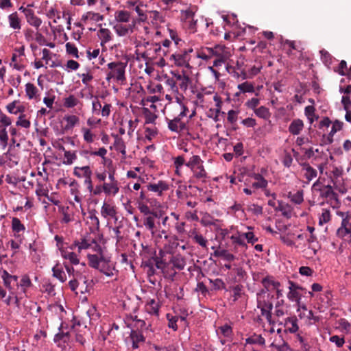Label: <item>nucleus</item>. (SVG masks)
<instances>
[{
  "label": "nucleus",
  "mask_w": 351,
  "mask_h": 351,
  "mask_svg": "<svg viewBox=\"0 0 351 351\" xmlns=\"http://www.w3.org/2000/svg\"><path fill=\"white\" fill-rule=\"evenodd\" d=\"M274 298V295L264 291H260L256 294L257 307L261 309V315L265 316L269 322H271V319Z\"/></svg>",
  "instance_id": "1"
},
{
  "label": "nucleus",
  "mask_w": 351,
  "mask_h": 351,
  "mask_svg": "<svg viewBox=\"0 0 351 351\" xmlns=\"http://www.w3.org/2000/svg\"><path fill=\"white\" fill-rule=\"evenodd\" d=\"M312 190L319 192V197L323 199L320 202V205H324L325 199L328 202V200H337V194L333 191L330 185H322L319 180L315 182L312 186Z\"/></svg>",
  "instance_id": "2"
},
{
  "label": "nucleus",
  "mask_w": 351,
  "mask_h": 351,
  "mask_svg": "<svg viewBox=\"0 0 351 351\" xmlns=\"http://www.w3.org/2000/svg\"><path fill=\"white\" fill-rule=\"evenodd\" d=\"M11 124V118L0 111V146L3 149H5L8 144L9 137L7 128Z\"/></svg>",
  "instance_id": "3"
},
{
  "label": "nucleus",
  "mask_w": 351,
  "mask_h": 351,
  "mask_svg": "<svg viewBox=\"0 0 351 351\" xmlns=\"http://www.w3.org/2000/svg\"><path fill=\"white\" fill-rule=\"evenodd\" d=\"M110 69L107 80L114 78L117 82L123 84L125 81V69L126 65L122 62H110L108 64Z\"/></svg>",
  "instance_id": "4"
},
{
  "label": "nucleus",
  "mask_w": 351,
  "mask_h": 351,
  "mask_svg": "<svg viewBox=\"0 0 351 351\" xmlns=\"http://www.w3.org/2000/svg\"><path fill=\"white\" fill-rule=\"evenodd\" d=\"M193 52V49H184L178 53L171 55L170 60L173 61L177 66L191 68L189 61L191 60L190 53Z\"/></svg>",
  "instance_id": "5"
},
{
  "label": "nucleus",
  "mask_w": 351,
  "mask_h": 351,
  "mask_svg": "<svg viewBox=\"0 0 351 351\" xmlns=\"http://www.w3.org/2000/svg\"><path fill=\"white\" fill-rule=\"evenodd\" d=\"M115 237L117 238V244L119 247H123L128 245L131 243L130 239V230L128 227L124 226L123 224L120 225L113 229Z\"/></svg>",
  "instance_id": "6"
},
{
  "label": "nucleus",
  "mask_w": 351,
  "mask_h": 351,
  "mask_svg": "<svg viewBox=\"0 0 351 351\" xmlns=\"http://www.w3.org/2000/svg\"><path fill=\"white\" fill-rule=\"evenodd\" d=\"M224 53V47L216 45L214 47H206L197 53V57L204 60H208L213 58H217Z\"/></svg>",
  "instance_id": "7"
},
{
  "label": "nucleus",
  "mask_w": 351,
  "mask_h": 351,
  "mask_svg": "<svg viewBox=\"0 0 351 351\" xmlns=\"http://www.w3.org/2000/svg\"><path fill=\"white\" fill-rule=\"evenodd\" d=\"M289 291L287 293V298L291 302L299 304L302 296V292L305 291V289L291 280H289Z\"/></svg>",
  "instance_id": "8"
},
{
  "label": "nucleus",
  "mask_w": 351,
  "mask_h": 351,
  "mask_svg": "<svg viewBox=\"0 0 351 351\" xmlns=\"http://www.w3.org/2000/svg\"><path fill=\"white\" fill-rule=\"evenodd\" d=\"M136 317H133V322H135L134 326L138 328H141L140 331H134L133 330V349L137 348L138 347V343H143L145 341V337L143 334V328H145V322L143 320L136 319Z\"/></svg>",
  "instance_id": "9"
},
{
  "label": "nucleus",
  "mask_w": 351,
  "mask_h": 351,
  "mask_svg": "<svg viewBox=\"0 0 351 351\" xmlns=\"http://www.w3.org/2000/svg\"><path fill=\"white\" fill-rule=\"evenodd\" d=\"M162 217V212L158 210V208H153L152 213L145 216L143 219V224L150 231L154 233L156 227V219H160Z\"/></svg>",
  "instance_id": "10"
},
{
  "label": "nucleus",
  "mask_w": 351,
  "mask_h": 351,
  "mask_svg": "<svg viewBox=\"0 0 351 351\" xmlns=\"http://www.w3.org/2000/svg\"><path fill=\"white\" fill-rule=\"evenodd\" d=\"M147 189L156 193L157 196L161 197L163 195L164 192L169 189V184L166 181L159 180L155 183H149L147 186Z\"/></svg>",
  "instance_id": "11"
},
{
  "label": "nucleus",
  "mask_w": 351,
  "mask_h": 351,
  "mask_svg": "<svg viewBox=\"0 0 351 351\" xmlns=\"http://www.w3.org/2000/svg\"><path fill=\"white\" fill-rule=\"evenodd\" d=\"M171 73L173 75L175 80L178 82V88L182 91H186L188 89L189 83L191 82L190 77L187 75L185 71L180 73L178 71H171Z\"/></svg>",
  "instance_id": "12"
},
{
  "label": "nucleus",
  "mask_w": 351,
  "mask_h": 351,
  "mask_svg": "<svg viewBox=\"0 0 351 351\" xmlns=\"http://www.w3.org/2000/svg\"><path fill=\"white\" fill-rule=\"evenodd\" d=\"M351 216L347 213L342 219L341 226L337 230V235L339 238H344L348 234L351 235Z\"/></svg>",
  "instance_id": "13"
},
{
  "label": "nucleus",
  "mask_w": 351,
  "mask_h": 351,
  "mask_svg": "<svg viewBox=\"0 0 351 351\" xmlns=\"http://www.w3.org/2000/svg\"><path fill=\"white\" fill-rule=\"evenodd\" d=\"M97 254H88V259L90 267L99 269L101 265L106 263V256L104 254L103 250L101 248V251H96Z\"/></svg>",
  "instance_id": "14"
},
{
  "label": "nucleus",
  "mask_w": 351,
  "mask_h": 351,
  "mask_svg": "<svg viewBox=\"0 0 351 351\" xmlns=\"http://www.w3.org/2000/svg\"><path fill=\"white\" fill-rule=\"evenodd\" d=\"M294 343L297 346H300L302 351H309L311 348L309 336L302 332L295 335Z\"/></svg>",
  "instance_id": "15"
},
{
  "label": "nucleus",
  "mask_w": 351,
  "mask_h": 351,
  "mask_svg": "<svg viewBox=\"0 0 351 351\" xmlns=\"http://www.w3.org/2000/svg\"><path fill=\"white\" fill-rule=\"evenodd\" d=\"M9 27L15 33H19L22 27V19L17 12H14L8 16Z\"/></svg>",
  "instance_id": "16"
},
{
  "label": "nucleus",
  "mask_w": 351,
  "mask_h": 351,
  "mask_svg": "<svg viewBox=\"0 0 351 351\" xmlns=\"http://www.w3.org/2000/svg\"><path fill=\"white\" fill-rule=\"evenodd\" d=\"M263 288L261 291L268 292L274 290V289H278L280 287V283L278 281H276L274 278L271 276H267L262 278L261 280Z\"/></svg>",
  "instance_id": "17"
},
{
  "label": "nucleus",
  "mask_w": 351,
  "mask_h": 351,
  "mask_svg": "<svg viewBox=\"0 0 351 351\" xmlns=\"http://www.w3.org/2000/svg\"><path fill=\"white\" fill-rule=\"evenodd\" d=\"M164 253L165 252L160 250L159 252L160 257L156 256L155 258L153 257L151 259H148L147 262L145 263V266L149 267V271L154 273L153 265H155L158 269H163L165 267L166 263L162 259Z\"/></svg>",
  "instance_id": "18"
},
{
  "label": "nucleus",
  "mask_w": 351,
  "mask_h": 351,
  "mask_svg": "<svg viewBox=\"0 0 351 351\" xmlns=\"http://www.w3.org/2000/svg\"><path fill=\"white\" fill-rule=\"evenodd\" d=\"M79 250L93 249L94 251H101V246L94 239H83L81 242L75 243Z\"/></svg>",
  "instance_id": "19"
},
{
  "label": "nucleus",
  "mask_w": 351,
  "mask_h": 351,
  "mask_svg": "<svg viewBox=\"0 0 351 351\" xmlns=\"http://www.w3.org/2000/svg\"><path fill=\"white\" fill-rule=\"evenodd\" d=\"M254 180V182L252 183V186L254 189H265L267 186L268 182L265 180L262 175L260 173H253L250 176Z\"/></svg>",
  "instance_id": "20"
},
{
  "label": "nucleus",
  "mask_w": 351,
  "mask_h": 351,
  "mask_svg": "<svg viewBox=\"0 0 351 351\" xmlns=\"http://www.w3.org/2000/svg\"><path fill=\"white\" fill-rule=\"evenodd\" d=\"M339 92L343 93V95L341 98V104L344 109H346L347 106L351 104V84L346 86H341L339 87Z\"/></svg>",
  "instance_id": "21"
},
{
  "label": "nucleus",
  "mask_w": 351,
  "mask_h": 351,
  "mask_svg": "<svg viewBox=\"0 0 351 351\" xmlns=\"http://www.w3.org/2000/svg\"><path fill=\"white\" fill-rule=\"evenodd\" d=\"M25 16L27 20V22L31 25L36 29H38L39 27L42 24V20L38 17L35 13L34 11L32 10H25Z\"/></svg>",
  "instance_id": "22"
},
{
  "label": "nucleus",
  "mask_w": 351,
  "mask_h": 351,
  "mask_svg": "<svg viewBox=\"0 0 351 351\" xmlns=\"http://www.w3.org/2000/svg\"><path fill=\"white\" fill-rule=\"evenodd\" d=\"M304 124L300 119H293L289 125V132L293 135H298L303 130Z\"/></svg>",
  "instance_id": "23"
},
{
  "label": "nucleus",
  "mask_w": 351,
  "mask_h": 351,
  "mask_svg": "<svg viewBox=\"0 0 351 351\" xmlns=\"http://www.w3.org/2000/svg\"><path fill=\"white\" fill-rule=\"evenodd\" d=\"M149 14V16H147V19H149L150 21V22L156 27L158 28V27L162 23H165V18L164 16L161 14V13H160L158 11H149L148 12Z\"/></svg>",
  "instance_id": "24"
},
{
  "label": "nucleus",
  "mask_w": 351,
  "mask_h": 351,
  "mask_svg": "<svg viewBox=\"0 0 351 351\" xmlns=\"http://www.w3.org/2000/svg\"><path fill=\"white\" fill-rule=\"evenodd\" d=\"M25 106L20 105L19 101H14L6 106V110L10 114H18L25 111Z\"/></svg>",
  "instance_id": "25"
},
{
  "label": "nucleus",
  "mask_w": 351,
  "mask_h": 351,
  "mask_svg": "<svg viewBox=\"0 0 351 351\" xmlns=\"http://www.w3.org/2000/svg\"><path fill=\"white\" fill-rule=\"evenodd\" d=\"M99 270L106 274L107 276H114L115 269L113 265V263L110 261L109 257H106V263L101 265Z\"/></svg>",
  "instance_id": "26"
},
{
  "label": "nucleus",
  "mask_w": 351,
  "mask_h": 351,
  "mask_svg": "<svg viewBox=\"0 0 351 351\" xmlns=\"http://www.w3.org/2000/svg\"><path fill=\"white\" fill-rule=\"evenodd\" d=\"M302 171H304V176L307 180L308 182L317 177V170L313 168L309 164L304 163L302 165Z\"/></svg>",
  "instance_id": "27"
},
{
  "label": "nucleus",
  "mask_w": 351,
  "mask_h": 351,
  "mask_svg": "<svg viewBox=\"0 0 351 351\" xmlns=\"http://www.w3.org/2000/svg\"><path fill=\"white\" fill-rule=\"evenodd\" d=\"M168 128L172 132H179L185 128V124L181 121L180 117H176L169 121Z\"/></svg>",
  "instance_id": "28"
},
{
  "label": "nucleus",
  "mask_w": 351,
  "mask_h": 351,
  "mask_svg": "<svg viewBox=\"0 0 351 351\" xmlns=\"http://www.w3.org/2000/svg\"><path fill=\"white\" fill-rule=\"evenodd\" d=\"M1 278L3 280L4 285L9 289H12V282L18 285V276L10 274L6 270L3 271Z\"/></svg>",
  "instance_id": "29"
},
{
  "label": "nucleus",
  "mask_w": 351,
  "mask_h": 351,
  "mask_svg": "<svg viewBox=\"0 0 351 351\" xmlns=\"http://www.w3.org/2000/svg\"><path fill=\"white\" fill-rule=\"evenodd\" d=\"M12 230L15 237H20V232H24L25 227L19 218L13 217L12 219Z\"/></svg>",
  "instance_id": "30"
},
{
  "label": "nucleus",
  "mask_w": 351,
  "mask_h": 351,
  "mask_svg": "<svg viewBox=\"0 0 351 351\" xmlns=\"http://www.w3.org/2000/svg\"><path fill=\"white\" fill-rule=\"evenodd\" d=\"M101 213L105 218H113L116 215V210L114 206L104 202L101 207Z\"/></svg>",
  "instance_id": "31"
},
{
  "label": "nucleus",
  "mask_w": 351,
  "mask_h": 351,
  "mask_svg": "<svg viewBox=\"0 0 351 351\" xmlns=\"http://www.w3.org/2000/svg\"><path fill=\"white\" fill-rule=\"evenodd\" d=\"M343 125V122H341L339 120H335L332 123L331 130H330V132L328 133V135L327 137V141L328 143H332L333 142V136L335 135V133H337V132L342 130Z\"/></svg>",
  "instance_id": "32"
},
{
  "label": "nucleus",
  "mask_w": 351,
  "mask_h": 351,
  "mask_svg": "<svg viewBox=\"0 0 351 351\" xmlns=\"http://www.w3.org/2000/svg\"><path fill=\"white\" fill-rule=\"evenodd\" d=\"M174 268L182 270L186 265L185 258L180 254L173 256L170 260Z\"/></svg>",
  "instance_id": "33"
},
{
  "label": "nucleus",
  "mask_w": 351,
  "mask_h": 351,
  "mask_svg": "<svg viewBox=\"0 0 351 351\" xmlns=\"http://www.w3.org/2000/svg\"><path fill=\"white\" fill-rule=\"evenodd\" d=\"M103 20V16L100 15L99 13H95L92 12H88L84 14L82 17V21L88 23V22H98L99 21Z\"/></svg>",
  "instance_id": "34"
},
{
  "label": "nucleus",
  "mask_w": 351,
  "mask_h": 351,
  "mask_svg": "<svg viewBox=\"0 0 351 351\" xmlns=\"http://www.w3.org/2000/svg\"><path fill=\"white\" fill-rule=\"evenodd\" d=\"M52 271L53 277L58 279L61 282H64L66 280V275L60 265L56 264L52 268Z\"/></svg>",
  "instance_id": "35"
},
{
  "label": "nucleus",
  "mask_w": 351,
  "mask_h": 351,
  "mask_svg": "<svg viewBox=\"0 0 351 351\" xmlns=\"http://www.w3.org/2000/svg\"><path fill=\"white\" fill-rule=\"evenodd\" d=\"M61 255L62 258L66 260H69V262L73 265H77L80 263V260L77 257V255L73 252L61 250Z\"/></svg>",
  "instance_id": "36"
},
{
  "label": "nucleus",
  "mask_w": 351,
  "mask_h": 351,
  "mask_svg": "<svg viewBox=\"0 0 351 351\" xmlns=\"http://www.w3.org/2000/svg\"><path fill=\"white\" fill-rule=\"evenodd\" d=\"M144 6L136 5L134 8L136 12L138 14V18L136 20L133 19V27L135 26L136 21L145 22L147 19V14H146L147 10L144 9Z\"/></svg>",
  "instance_id": "37"
},
{
  "label": "nucleus",
  "mask_w": 351,
  "mask_h": 351,
  "mask_svg": "<svg viewBox=\"0 0 351 351\" xmlns=\"http://www.w3.org/2000/svg\"><path fill=\"white\" fill-rule=\"evenodd\" d=\"M304 114L307 117L310 124H312L315 121L317 120L319 118V116L315 114V107L311 105L305 107Z\"/></svg>",
  "instance_id": "38"
},
{
  "label": "nucleus",
  "mask_w": 351,
  "mask_h": 351,
  "mask_svg": "<svg viewBox=\"0 0 351 351\" xmlns=\"http://www.w3.org/2000/svg\"><path fill=\"white\" fill-rule=\"evenodd\" d=\"M104 192L106 195H115L119 191L117 182H105L103 184Z\"/></svg>",
  "instance_id": "39"
},
{
  "label": "nucleus",
  "mask_w": 351,
  "mask_h": 351,
  "mask_svg": "<svg viewBox=\"0 0 351 351\" xmlns=\"http://www.w3.org/2000/svg\"><path fill=\"white\" fill-rule=\"evenodd\" d=\"M237 88L239 90V93H237L235 94L236 96H239L241 93H246L255 92L254 84L249 82H245L243 83L239 84Z\"/></svg>",
  "instance_id": "40"
},
{
  "label": "nucleus",
  "mask_w": 351,
  "mask_h": 351,
  "mask_svg": "<svg viewBox=\"0 0 351 351\" xmlns=\"http://www.w3.org/2000/svg\"><path fill=\"white\" fill-rule=\"evenodd\" d=\"M133 254H136V252L138 251L139 254L142 256L143 259L148 258L149 254V249L147 245H144L143 243H141L138 247L136 243H133Z\"/></svg>",
  "instance_id": "41"
},
{
  "label": "nucleus",
  "mask_w": 351,
  "mask_h": 351,
  "mask_svg": "<svg viewBox=\"0 0 351 351\" xmlns=\"http://www.w3.org/2000/svg\"><path fill=\"white\" fill-rule=\"evenodd\" d=\"M298 319L296 317H288L286 320L285 326L287 330L291 333H295L298 330Z\"/></svg>",
  "instance_id": "42"
},
{
  "label": "nucleus",
  "mask_w": 351,
  "mask_h": 351,
  "mask_svg": "<svg viewBox=\"0 0 351 351\" xmlns=\"http://www.w3.org/2000/svg\"><path fill=\"white\" fill-rule=\"evenodd\" d=\"M74 175L78 178L88 177L92 175V171L89 166H84L82 167H75L74 169Z\"/></svg>",
  "instance_id": "43"
},
{
  "label": "nucleus",
  "mask_w": 351,
  "mask_h": 351,
  "mask_svg": "<svg viewBox=\"0 0 351 351\" xmlns=\"http://www.w3.org/2000/svg\"><path fill=\"white\" fill-rule=\"evenodd\" d=\"M159 308L160 306L158 303L155 302L154 300H152L149 302H148L145 307L146 311L147 313L157 317L159 316Z\"/></svg>",
  "instance_id": "44"
},
{
  "label": "nucleus",
  "mask_w": 351,
  "mask_h": 351,
  "mask_svg": "<svg viewBox=\"0 0 351 351\" xmlns=\"http://www.w3.org/2000/svg\"><path fill=\"white\" fill-rule=\"evenodd\" d=\"M247 344H258L259 346H264L265 343V338L261 335L254 334L253 335L247 337L245 339Z\"/></svg>",
  "instance_id": "45"
},
{
  "label": "nucleus",
  "mask_w": 351,
  "mask_h": 351,
  "mask_svg": "<svg viewBox=\"0 0 351 351\" xmlns=\"http://www.w3.org/2000/svg\"><path fill=\"white\" fill-rule=\"evenodd\" d=\"M213 255L215 257H221L228 262H231L235 258V256L226 250H217L214 252Z\"/></svg>",
  "instance_id": "46"
},
{
  "label": "nucleus",
  "mask_w": 351,
  "mask_h": 351,
  "mask_svg": "<svg viewBox=\"0 0 351 351\" xmlns=\"http://www.w3.org/2000/svg\"><path fill=\"white\" fill-rule=\"evenodd\" d=\"M38 93V90L34 84L29 82L25 84V93L29 99L36 98Z\"/></svg>",
  "instance_id": "47"
},
{
  "label": "nucleus",
  "mask_w": 351,
  "mask_h": 351,
  "mask_svg": "<svg viewBox=\"0 0 351 351\" xmlns=\"http://www.w3.org/2000/svg\"><path fill=\"white\" fill-rule=\"evenodd\" d=\"M115 19L117 23H127L130 21V14L125 10H119L115 13Z\"/></svg>",
  "instance_id": "48"
},
{
  "label": "nucleus",
  "mask_w": 351,
  "mask_h": 351,
  "mask_svg": "<svg viewBox=\"0 0 351 351\" xmlns=\"http://www.w3.org/2000/svg\"><path fill=\"white\" fill-rule=\"evenodd\" d=\"M276 210L281 211L282 215L288 219L291 217L292 208L288 204L279 202L278 207Z\"/></svg>",
  "instance_id": "49"
},
{
  "label": "nucleus",
  "mask_w": 351,
  "mask_h": 351,
  "mask_svg": "<svg viewBox=\"0 0 351 351\" xmlns=\"http://www.w3.org/2000/svg\"><path fill=\"white\" fill-rule=\"evenodd\" d=\"M191 171L193 172L194 177L196 178L197 179L204 181V180L207 177V173L203 166V164H201V165H199L198 167H195L194 169H192Z\"/></svg>",
  "instance_id": "50"
},
{
  "label": "nucleus",
  "mask_w": 351,
  "mask_h": 351,
  "mask_svg": "<svg viewBox=\"0 0 351 351\" xmlns=\"http://www.w3.org/2000/svg\"><path fill=\"white\" fill-rule=\"evenodd\" d=\"M201 164H203V160L200 158L199 156L193 155L186 163V166L192 170L199 165H201Z\"/></svg>",
  "instance_id": "51"
},
{
  "label": "nucleus",
  "mask_w": 351,
  "mask_h": 351,
  "mask_svg": "<svg viewBox=\"0 0 351 351\" xmlns=\"http://www.w3.org/2000/svg\"><path fill=\"white\" fill-rule=\"evenodd\" d=\"M130 28V25L123 24V23H117L114 26V29L117 34L120 36H124L128 33Z\"/></svg>",
  "instance_id": "52"
},
{
  "label": "nucleus",
  "mask_w": 351,
  "mask_h": 351,
  "mask_svg": "<svg viewBox=\"0 0 351 351\" xmlns=\"http://www.w3.org/2000/svg\"><path fill=\"white\" fill-rule=\"evenodd\" d=\"M165 84L169 86L170 90L172 93H178V86L176 84V82L174 77H169L167 75L164 77Z\"/></svg>",
  "instance_id": "53"
},
{
  "label": "nucleus",
  "mask_w": 351,
  "mask_h": 351,
  "mask_svg": "<svg viewBox=\"0 0 351 351\" xmlns=\"http://www.w3.org/2000/svg\"><path fill=\"white\" fill-rule=\"evenodd\" d=\"M131 324V320L130 318L128 317L126 320H124L123 328H126L127 330L123 332V336L125 337V341L126 343L132 341Z\"/></svg>",
  "instance_id": "54"
},
{
  "label": "nucleus",
  "mask_w": 351,
  "mask_h": 351,
  "mask_svg": "<svg viewBox=\"0 0 351 351\" xmlns=\"http://www.w3.org/2000/svg\"><path fill=\"white\" fill-rule=\"evenodd\" d=\"M254 113L257 117L264 119H268L271 115L269 109L263 106L255 109Z\"/></svg>",
  "instance_id": "55"
},
{
  "label": "nucleus",
  "mask_w": 351,
  "mask_h": 351,
  "mask_svg": "<svg viewBox=\"0 0 351 351\" xmlns=\"http://www.w3.org/2000/svg\"><path fill=\"white\" fill-rule=\"evenodd\" d=\"M79 102L78 99L73 95H70L68 97L64 99L63 105L65 108H70L76 106Z\"/></svg>",
  "instance_id": "56"
},
{
  "label": "nucleus",
  "mask_w": 351,
  "mask_h": 351,
  "mask_svg": "<svg viewBox=\"0 0 351 351\" xmlns=\"http://www.w3.org/2000/svg\"><path fill=\"white\" fill-rule=\"evenodd\" d=\"M16 125L17 126L28 129L31 126V123L27 119H26V115L22 112L20 113L18 120L16 122Z\"/></svg>",
  "instance_id": "57"
},
{
  "label": "nucleus",
  "mask_w": 351,
  "mask_h": 351,
  "mask_svg": "<svg viewBox=\"0 0 351 351\" xmlns=\"http://www.w3.org/2000/svg\"><path fill=\"white\" fill-rule=\"evenodd\" d=\"M77 159V155L75 152L66 151L64 154L63 163L67 165L73 164V162Z\"/></svg>",
  "instance_id": "58"
},
{
  "label": "nucleus",
  "mask_w": 351,
  "mask_h": 351,
  "mask_svg": "<svg viewBox=\"0 0 351 351\" xmlns=\"http://www.w3.org/2000/svg\"><path fill=\"white\" fill-rule=\"evenodd\" d=\"M230 238L234 245L242 247L246 245L244 241V237L243 236V233L240 234L239 232H237V234L232 235Z\"/></svg>",
  "instance_id": "59"
},
{
  "label": "nucleus",
  "mask_w": 351,
  "mask_h": 351,
  "mask_svg": "<svg viewBox=\"0 0 351 351\" xmlns=\"http://www.w3.org/2000/svg\"><path fill=\"white\" fill-rule=\"evenodd\" d=\"M331 219L330 212L328 209H323L321 215L319 217V225L323 226L324 224L329 222Z\"/></svg>",
  "instance_id": "60"
},
{
  "label": "nucleus",
  "mask_w": 351,
  "mask_h": 351,
  "mask_svg": "<svg viewBox=\"0 0 351 351\" xmlns=\"http://www.w3.org/2000/svg\"><path fill=\"white\" fill-rule=\"evenodd\" d=\"M230 289L232 290L233 294V302L237 301L243 295V286L240 285H237L236 286H233L230 287Z\"/></svg>",
  "instance_id": "61"
},
{
  "label": "nucleus",
  "mask_w": 351,
  "mask_h": 351,
  "mask_svg": "<svg viewBox=\"0 0 351 351\" xmlns=\"http://www.w3.org/2000/svg\"><path fill=\"white\" fill-rule=\"evenodd\" d=\"M166 317L168 320V327L172 328L174 331H176L178 330L177 322L179 319V317L173 316L170 313H167Z\"/></svg>",
  "instance_id": "62"
},
{
  "label": "nucleus",
  "mask_w": 351,
  "mask_h": 351,
  "mask_svg": "<svg viewBox=\"0 0 351 351\" xmlns=\"http://www.w3.org/2000/svg\"><path fill=\"white\" fill-rule=\"evenodd\" d=\"M142 112L145 117V123H152L156 119L155 114L151 112L147 108H142Z\"/></svg>",
  "instance_id": "63"
},
{
  "label": "nucleus",
  "mask_w": 351,
  "mask_h": 351,
  "mask_svg": "<svg viewBox=\"0 0 351 351\" xmlns=\"http://www.w3.org/2000/svg\"><path fill=\"white\" fill-rule=\"evenodd\" d=\"M49 19H53L54 23H58V20L62 18V12H58L53 8H51L47 13Z\"/></svg>",
  "instance_id": "64"
}]
</instances>
